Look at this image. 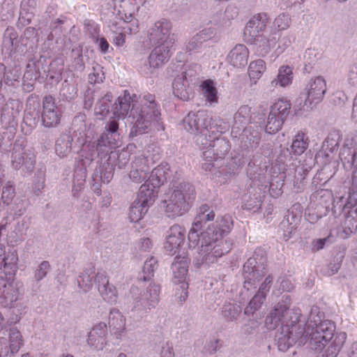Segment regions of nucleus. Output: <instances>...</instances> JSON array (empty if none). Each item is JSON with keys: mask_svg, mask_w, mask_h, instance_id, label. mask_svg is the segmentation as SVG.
Listing matches in <instances>:
<instances>
[{"mask_svg": "<svg viewBox=\"0 0 357 357\" xmlns=\"http://www.w3.org/2000/svg\"><path fill=\"white\" fill-rule=\"evenodd\" d=\"M155 261L151 258L149 261H146L143 267L142 274L140 279L143 281L149 280L154 275V264Z\"/></svg>", "mask_w": 357, "mask_h": 357, "instance_id": "obj_34", "label": "nucleus"}, {"mask_svg": "<svg viewBox=\"0 0 357 357\" xmlns=\"http://www.w3.org/2000/svg\"><path fill=\"white\" fill-rule=\"evenodd\" d=\"M327 241V238L317 239L313 242V247L316 250L322 249Z\"/></svg>", "mask_w": 357, "mask_h": 357, "instance_id": "obj_47", "label": "nucleus"}, {"mask_svg": "<svg viewBox=\"0 0 357 357\" xmlns=\"http://www.w3.org/2000/svg\"><path fill=\"white\" fill-rule=\"evenodd\" d=\"M171 24L167 20H162L155 23L151 33V39L156 41L158 45L149 56L151 68H159L165 63L169 58V46L173 44V35L170 34Z\"/></svg>", "mask_w": 357, "mask_h": 357, "instance_id": "obj_4", "label": "nucleus"}, {"mask_svg": "<svg viewBox=\"0 0 357 357\" xmlns=\"http://www.w3.org/2000/svg\"><path fill=\"white\" fill-rule=\"evenodd\" d=\"M136 97V95L132 96L128 90H125L123 96L118 98L114 107V115L118 118H124L132 103L130 110L133 123L130 135L132 137L144 133L151 123L157 121L160 115L154 95L147 93L143 96L140 109L134 103Z\"/></svg>", "mask_w": 357, "mask_h": 357, "instance_id": "obj_1", "label": "nucleus"}, {"mask_svg": "<svg viewBox=\"0 0 357 357\" xmlns=\"http://www.w3.org/2000/svg\"><path fill=\"white\" fill-rule=\"evenodd\" d=\"M161 357H174L172 347H167L166 349L163 347Z\"/></svg>", "mask_w": 357, "mask_h": 357, "instance_id": "obj_49", "label": "nucleus"}, {"mask_svg": "<svg viewBox=\"0 0 357 357\" xmlns=\"http://www.w3.org/2000/svg\"><path fill=\"white\" fill-rule=\"evenodd\" d=\"M65 357H73V356H70V355H67Z\"/></svg>", "mask_w": 357, "mask_h": 357, "instance_id": "obj_60", "label": "nucleus"}, {"mask_svg": "<svg viewBox=\"0 0 357 357\" xmlns=\"http://www.w3.org/2000/svg\"><path fill=\"white\" fill-rule=\"evenodd\" d=\"M338 146L339 143L337 139L328 137L323 143L321 150L324 152L326 157H329L331 153L337 150Z\"/></svg>", "mask_w": 357, "mask_h": 357, "instance_id": "obj_33", "label": "nucleus"}, {"mask_svg": "<svg viewBox=\"0 0 357 357\" xmlns=\"http://www.w3.org/2000/svg\"><path fill=\"white\" fill-rule=\"evenodd\" d=\"M293 80L292 68L289 66H282L278 70L276 84L285 87L291 84Z\"/></svg>", "mask_w": 357, "mask_h": 357, "instance_id": "obj_28", "label": "nucleus"}, {"mask_svg": "<svg viewBox=\"0 0 357 357\" xmlns=\"http://www.w3.org/2000/svg\"><path fill=\"white\" fill-rule=\"evenodd\" d=\"M119 123L116 120L110 121L106 126V130L111 134H118Z\"/></svg>", "mask_w": 357, "mask_h": 357, "instance_id": "obj_44", "label": "nucleus"}, {"mask_svg": "<svg viewBox=\"0 0 357 357\" xmlns=\"http://www.w3.org/2000/svg\"><path fill=\"white\" fill-rule=\"evenodd\" d=\"M233 227V220L229 215L222 216L216 221V226L212 225L202 234V245L199 253L205 260H210V255L215 258L222 257L229 252L230 247L222 238L227 235Z\"/></svg>", "mask_w": 357, "mask_h": 357, "instance_id": "obj_2", "label": "nucleus"}, {"mask_svg": "<svg viewBox=\"0 0 357 357\" xmlns=\"http://www.w3.org/2000/svg\"><path fill=\"white\" fill-rule=\"evenodd\" d=\"M214 34V31L212 29H205L195 35L194 39L197 40L199 43H202L204 41L211 39Z\"/></svg>", "mask_w": 357, "mask_h": 357, "instance_id": "obj_35", "label": "nucleus"}, {"mask_svg": "<svg viewBox=\"0 0 357 357\" xmlns=\"http://www.w3.org/2000/svg\"><path fill=\"white\" fill-rule=\"evenodd\" d=\"M96 281L98 283V290L105 300L112 301L116 298V289L109 287V280L105 275L98 273Z\"/></svg>", "mask_w": 357, "mask_h": 357, "instance_id": "obj_21", "label": "nucleus"}, {"mask_svg": "<svg viewBox=\"0 0 357 357\" xmlns=\"http://www.w3.org/2000/svg\"><path fill=\"white\" fill-rule=\"evenodd\" d=\"M118 357H127V356L124 354H120Z\"/></svg>", "mask_w": 357, "mask_h": 357, "instance_id": "obj_56", "label": "nucleus"}, {"mask_svg": "<svg viewBox=\"0 0 357 357\" xmlns=\"http://www.w3.org/2000/svg\"><path fill=\"white\" fill-rule=\"evenodd\" d=\"M149 206L136 199L132 204L129 219L131 222H137L140 220L148 211Z\"/></svg>", "mask_w": 357, "mask_h": 357, "instance_id": "obj_27", "label": "nucleus"}, {"mask_svg": "<svg viewBox=\"0 0 357 357\" xmlns=\"http://www.w3.org/2000/svg\"><path fill=\"white\" fill-rule=\"evenodd\" d=\"M188 264L189 260L188 257L183 255V257H176L175 261L172 265L174 282L181 284L180 288L181 291L178 297L180 302L185 301L188 296L187 291L188 289V282L187 280Z\"/></svg>", "mask_w": 357, "mask_h": 357, "instance_id": "obj_6", "label": "nucleus"}, {"mask_svg": "<svg viewBox=\"0 0 357 357\" xmlns=\"http://www.w3.org/2000/svg\"><path fill=\"white\" fill-rule=\"evenodd\" d=\"M22 357H30L29 354H24Z\"/></svg>", "mask_w": 357, "mask_h": 357, "instance_id": "obj_57", "label": "nucleus"}, {"mask_svg": "<svg viewBox=\"0 0 357 357\" xmlns=\"http://www.w3.org/2000/svg\"><path fill=\"white\" fill-rule=\"evenodd\" d=\"M8 346L5 339H0V355L8 353Z\"/></svg>", "mask_w": 357, "mask_h": 357, "instance_id": "obj_50", "label": "nucleus"}, {"mask_svg": "<svg viewBox=\"0 0 357 357\" xmlns=\"http://www.w3.org/2000/svg\"><path fill=\"white\" fill-rule=\"evenodd\" d=\"M280 193V190H278V193H277V195H278Z\"/></svg>", "mask_w": 357, "mask_h": 357, "instance_id": "obj_61", "label": "nucleus"}, {"mask_svg": "<svg viewBox=\"0 0 357 357\" xmlns=\"http://www.w3.org/2000/svg\"><path fill=\"white\" fill-rule=\"evenodd\" d=\"M111 30L116 34L113 39V43L117 46H123L125 43L126 34L135 33L137 31V26L119 20L112 24Z\"/></svg>", "mask_w": 357, "mask_h": 357, "instance_id": "obj_15", "label": "nucleus"}, {"mask_svg": "<svg viewBox=\"0 0 357 357\" xmlns=\"http://www.w3.org/2000/svg\"><path fill=\"white\" fill-rule=\"evenodd\" d=\"M348 204L351 206L357 204V186H353L349 191Z\"/></svg>", "mask_w": 357, "mask_h": 357, "instance_id": "obj_43", "label": "nucleus"}, {"mask_svg": "<svg viewBox=\"0 0 357 357\" xmlns=\"http://www.w3.org/2000/svg\"><path fill=\"white\" fill-rule=\"evenodd\" d=\"M185 229L178 225H172L166 236L165 249L171 255L178 253L185 241Z\"/></svg>", "mask_w": 357, "mask_h": 357, "instance_id": "obj_12", "label": "nucleus"}, {"mask_svg": "<svg viewBox=\"0 0 357 357\" xmlns=\"http://www.w3.org/2000/svg\"><path fill=\"white\" fill-rule=\"evenodd\" d=\"M350 357H357V354H353Z\"/></svg>", "mask_w": 357, "mask_h": 357, "instance_id": "obj_59", "label": "nucleus"}, {"mask_svg": "<svg viewBox=\"0 0 357 357\" xmlns=\"http://www.w3.org/2000/svg\"><path fill=\"white\" fill-rule=\"evenodd\" d=\"M309 144L310 139L307 133L299 130L292 138L289 153L292 155L300 156L307 149Z\"/></svg>", "mask_w": 357, "mask_h": 357, "instance_id": "obj_18", "label": "nucleus"}, {"mask_svg": "<svg viewBox=\"0 0 357 357\" xmlns=\"http://www.w3.org/2000/svg\"><path fill=\"white\" fill-rule=\"evenodd\" d=\"M50 268V264L47 261H43L40 264L39 268L36 271V278L38 280L43 279L47 274Z\"/></svg>", "mask_w": 357, "mask_h": 357, "instance_id": "obj_38", "label": "nucleus"}, {"mask_svg": "<svg viewBox=\"0 0 357 357\" xmlns=\"http://www.w3.org/2000/svg\"><path fill=\"white\" fill-rule=\"evenodd\" d=\"M281 287L282 291H290L294 289L293 284L289 280H283L281 282Z\"/></svg>", "mask_w": 357, "mask_h": 357, "instance_id": "obj_48", "label": "nucleus"}, {"mask_svg": "<svg viewBox=\"0 0 357 357\" xmlns=\"http://www.w3.org/2000/svg\"><path fill=\"white\" fill-rule=\"evenodd\" d=\"M63 112L56 105L55 98L46 96L43 99L42 123L46 128H54L59 125Z\"/></svg>", "mask_w": 357, "mask_h": 357, "instance_id": "obj_8", "label": "nucleus"}, {"mask_svg": "<svg viewBox=\"0 0 357 357\" xmlns=\"http://www.w3.org/2000/svg\"><path fill=\"white\" fill-rule=\"evenodd\" d=\"M355 98L357 99V95H356V97Z\"/></svg>", "mask_w": 357, "mask_h": 357, "instance_id": "obj_62", "label": "nucleus"}, {"mask_svg": "<svg viewBox=\"0 0 357 357\" xmlns=\"http://www.w3.org/2000/svg\"><path fill=\"white\" fill-rule=\"evenodd\" d=\"M176 86H177V82H176V80H174V82L172 84V86L174 89V93L176 96H178V89H176Z\"/></svg>", "mask_w": 357, "mask_h": 357, "instance_id": "obj_53", "label": "nucleus"}, {"mask_svg": "<svg viewBox=\"0 0 357 357\" xmlns=\"http://www.w3.org/2000/svg\"><path fill=\"white\" fill-rule=\"evenodd\" d=\"M15 196V189L11 185H7L3 188L1 199L4 204H9Z\"/></svg>", "mask_w": 357, "mask_h": 357, "instance_id": "obj_36", "label": "nucleus"}, {"mask_svg": "<svg viewBox=\"0 0 357 357\" xmlns=\"http://www.w3.org/2000/svg\"><path fill=\"white\" fill-rule=\"evenodd\" d=\"M335 331V326L331 321H321L310 333L311 344H314L316 349L325 347L332 340Z\"/></svg>", "mask_w": 357, "mask_h": 357, "instance_id": "obj_10", "label": "nucleus"}, {"mask_svg": "<svg viewBox=\"0 0 357 357\" xmlns=\"http://www.w3.org/2000/svg\"><path fill=\"white\" fill-rule=\"evenodd\" d=\"M348 80L351 85H357V65H353L350 67Z\"/></svg>", "mask_w": 357, "mask_h": 357, "instance_id": "obj_39", "label": "nucleus"}, {"mask_svg": "<svg viewBox=\"0 0 357 357\" xmlns=\"http://www.w3.org/2000/svg\"><path fill=\"white\" fill-rule=\"evenodd\" d=\"M214 218V212L210 211V208L207 204H203L199 207V213L195 218V220L188 234V245L190 248H195L199 245V242H202V234L199 235V231L202 227V223L213 220Z\"/></svg>", "mask_w": 357, "mask_h": 357, "instance_id": "obj_7", "label": "nucleus"}, {"mask_svg": "<svg viewBox=\"0 0 357 357\" xmlns=\"http://www.w3.org/2000/svg\"><path fill=\"white\" fill-rule=\"evenodd\" d=\"M195 198V191L192 185L174 180L162 196V207L168 217L180 216L189 210Z\"/></svg>", "mask_w": 357, "mask_h": 357, "instance_id": "obj_3", "label": "nucleus"}, {"mask_svg": "<svg viewBox=\"0 0 357 357\" xmlns=\"http://www.w3.org/2000/svg\"><path fill=\"white\" fill-rule=\"evenodd\" d=\"M291 24V19L288 15H279L273 22V29L277 31H281L288 29Z\"/></svg>", "mask_w": 357, "mask_h": 357, "instance_id": "obj_32", "label": "nucleus"}, {"mask_svg": "<svg viewBox=\"0 0 357 357\" xmlns=\"http://www.w3.org/2000/svg\"><path fill=\"white\" fill-rule=\"evenodd\" d=\"M250 116V107L247 105L241 107L238 112L235 114L234 119L241 121V118L247 119Z\"/></svg>", "mask_w": 357, "mask_h": 357, "instance_id": "obj_37", "label": "nucleus"}, {"mask_svg": "<svg viewBox=\"0 0 357 357\" xmlns=\"http://www.w3.org/2000/svg\"><path fill=\"white\" fill-rule=\"evenodd\" d=\"M162 173H164V168L160 166L151 172L149 180L139 188L137 200L149 206L152 204L157 197L158 188L166 179V177L162 175Z\"/></svg>", "mask_w": 357, "mask_h": 357, "instance_id": "obj_5", "label": "nucleus"}, {"mask_svg": "<svg viewBox=\"0 0 357 357\" xmlns=\"http://www.w3.org/2000/svg\"><path fill=\"white\" fill-rule=\"evenodd\" d=\"M255 258H249L243 265V277L245 278L244 287L249 290L255 288L256 284L263 277L266 271L264 266H257Z\"/></svg>", "mask_w": 357, "mask_h": 357, "instance_id": "obj_11", "label": "nucleus"}, {"mask_svg": "<svg viewBox=\"0 0 357 357\" xmlns=\"http://www.w3.org/2000/svg\"><path fill=\"white\" fill-rule=\"evenodd\" d=\"M201 44L202 43H199L197 40H195L193 36L187 45L186 48L188 52H192L196 50Z\"/></svg>", "mask_w": 357, "mask_h": 357, "instance_id": "obj_45", "label": "nucleus"}, {"mask_svg": "<svg viewBox=\"0 0 357 357\" xmlns=\"http://www.w3.org/2000/svg\"><path fill=\"white\" fill-rule=\"evenodd\" d=\"M206 114L198 112L197 114L189 113L183 120L185 128L191 132H202L207 130L205 123Z\"/></svg>", "mask_w": 357, "mask_h": 357, "instance_id": "obj_16", "label": "nucleus"}, {"mask_svg": "<svg viewBox=\"0 0 357 357\" xmlns=\"http://www.w3.org/2000/svg\"><path fill=\"white\" fill-rule=\"evenodd\" d=\"M272 276H267L264 280V282L261 284L258 293L261 294H265V292L269 290V288L272 283Z\"/></svg>", "mask_w": 357, "mask_h": 357, "instance_id": "obj_42", "label": "nucleus"}, {"mask_svg": "<svg viewBox=\"0 0 357 357\" xmlns=\"http://www.w3.org/2000/svg\"><path fill=\"white\" fill-rule=\"evenodd\" d=\"M284 120L269 113L266 125V131L269 134H275L278 132L284 123Z\"/></svg>", "mask_w": 357, "mask_h": 357, "instance_id": "obj_30", "label": "nucleus"}, {"mask_svg": "<svg viewBox=\"0 0 357 357\" xmlns=\"http://www.w3.org/2000/svg\"><path fill=\"white\" fill-rule=\"evenodd\" d=\"M201 87L203 90V94L207 102L210 104L218 102V91L211 79H206L202 82Z\"/></svg>", "mask_w": 357, "mask_h": 357, "instance_id": "obj_26", "label": "nucleus"}, {"mask_svg": "<svg viewBox=\"0 0 357 357\" xmlns=\"http://www.w3.org/2000/svg\"><path fill=\"white\" fill-rule=\"evenodd\" d=\"M108 324L116 335L121 336L125 331L126 319L119 310H113L109 313Z\"/></svg>", "mask_w": 357, "mask_h": 357, "instance_id": "obj_20", "label": "nucleus"}, {"mask_svg": "<svg viewBox=\"0 0 357 357\" xmlns=\"http://www.w3.org/2000/svg\"><path fill=\"white\" fill-rule=\"evenodd\" d=\"M99 47L102 52L106 53L108 52L109 44L105 38H100L99 39Z\"/></svg>", "mask_w": 357, "mask_h": 357, "instance_id": "obj_46", "label": "nucleus"}, {"mask_svg": "<svg viewBox=\"0 0 357 357\" xmlns=\"http://www.w3.org/2000/svg\"><path fill=\"white\" fill-rule=\"evenodd\" d=\"M347 99L346 95L342 91H337L333 95V102L335 105H341Z\"/></svg>", "mask_w": 357, "mask_h": 357, "instance_id": "obj_40", "label": "nucleus"}, {"mask_svg": "<svg viewBox=\"0 0 357 357\" xmlns=\"http://www.w3.org/2000/svg\"><path fill=\"white\" fill-rule=\"evenodd\" d=\"M290 298L286 297V301L278 303L273 310L266 317L265 325L269 330L275 328L280 323H284L285 314L289 308Z\"/></svg>", "mask_w": 357, "mask_h": 357, "instance_id": "obj_14", "label": "nucleus"}, {"mask_svg": "<svg viewBox=\"0 0 357 357\" xmlns=\"http://www.w3.org/2000/svg\"><path fill=\"white\" fill-rule=\"evenodd\" d=\"M268 21V16L265 13L255 15L245 27V36H248L250 40H255L256 38L261 36L266 27Z\"/></svg>", "mask_w": 357, "mask_h": 357, "instance_id": "obj_13", "label": "nucleus"}, {"mask_svg": "<svg viewBox=\"0 0 357 357\" xmlns=\"http://www.w3.org/2000/svg\"><path fill=\"white\" fill-rule=\"evenodd\" d=\"M208 152H209V153H211L209 151H205V152L204 153V155H206V153H208Z\"/></svg>", "mask_w": 357, "mask_h": 357, "instance_id": "obj_58", "label": "nucleus"}, {"mask_svg": "<svg viewBox=\"0 0 357 357\" xmlns=\"http://www.w3.org/2000/svg\"><path fill=\"white\" fill-rule=\"evenodd\" d=\"M23 344V340L20 332L16 328H12L9 333V349L12 354L19 351Z\"/></svg>", "mask_w": 357, "mask_h": 357, "instance_id": "obj_29", "label": "nucleus"}, {"mask_svg": "<svg viewBox=\"0 0 357 357\" xmlns=\"http://www.w3.org/2000/svg\"><path fill=\"white\" fill-rule=\"evenodd\" d=\"M266 295L257 293L250 301L248 306L245 310V313H254L259 310L265 301Z\"/></svg>", "mask_w": 357, "mask_h": 357, "instance_id": "obj_31", "label": "nucleus"}, {"mask_svg": "<svg viewBox=\"0 0 357 357\" xmlns=\"http://www.w3.org/2000/svg\"><path fill=\"white\" fill-rule=\"evenodd\" d=\"M326 80L321 76L312 78L305 88V104L315 106L321 102L326 92Z\"/></svg>", "mask_w": 357, "mask_h": 357, "instance_id": "obj_9", "label": "nucleus"}, {"mask_svg": "<svg viewBox=\"0 0 357 357\" xmlns=\"http://www.w3.org/2000/svg\"><path fill=\"white\" fill-rule=\"evenodd\" d=\"M342 347V344H337L335 342V340L331 343L330 347L328 348V352L327 357H335L337 356L338 352L340 351V349Z\"/></svg>", "mask_w": 357, "mask_h": 357, "instance_id": "obj_41", "label": "nucleus"}, {"mask_svg": "<svg viewBox=\"0 0 357 357\" xmlns=\"http://www.w3.org/2000/svg\"><path fill=\"white\" fill-rule=\"evenodd\" d=\"M138 170H135V171H132L130 172V178H133V180L137 182V183H140L142 181V179L141 178H137V176L136 175L138 174Z\"/></svg>", "mask_w": 357, "mask_h": 357, "instance_id": "obj_52", "label": "nucleus"}, {"mask_svg": "<svg viewBox=\"0 0 357 357\" xmlns=\"http://www.w3.org/2000/svg\"><path fill=\"white\" fill-rule=\"evenodd\" d=\"M119 134L102 133L98 140L97 149L102 151V147L115 149L119 146Z\"/></svg>", "mask_w": 357, "mask_h": 357, "instance_id": "obj_24", "label": "nucleus"}, {"mask_svg": "<svg viewBox=\"0 0 357 357\" xmlns=\"http://www.w3.org/2000/svg\"><path fill=\"white\" fill-rule=\"evenodd\" d=\"M142 245H146V246L147 248H149L150 245H151V241H150V239L149 238L143 239Z\"/></svg>", "mask_w": 357, "mask_h": 357, "instance_id": "obj_54", "label": "nucleus"}, {"mask_svg": "<svg viewBox=\"0 0 357 357\" xmlns=\"http://www.w3.org/2000/svg\"><path fill=\"white\" fill-rule=\"evenodd\" d=\"M352 119L357 122V99L354 98L352 114Z\"/></svg>", "mask_w": 357, "mask_h": 357, "instance_id": "obj_51", "label": "nucleus"}, {"mask_svg": "<svg viewBox=\"0 0 357 357\" xmlns=\"http://www.w3.org/2000/svg\"><path fill=\"white\" fill-rule=\"evenodd\" d=\"M286 1L295 4V3H300L303 2L304 0H286Z\"/></svg>", "mask_w": 357, "mask_h": 357, "instance_id": "obj_55", "label": "nucleus"}, {"mask_svg": "<svg viewBox=\"0 0 357 357\" xmlns=\"http://www.w3.org/2000/svg\"><path fill=\"white\" fill-rule=\"evenodd\" d=\"M249 50L244 45H236L229 52L228 62L236 68L245 66L248 63Z\"/></svg>", "mask_w": 357, "mask_h": 357, "instance_id": "obj_17", "label": "nucleus"}, {"mask_svg": "<svg viewBox=\"0 0 357 357\" xmlns=\"http://www.w3.org/2000/svg\"><path fill=\"white\" fill-rule=\"evenodd\" d=\"M291 109V103L284 98H278L271 107L269 113L278 116L284 120L286 119Z\"/></svg>", "mask_w": 357, "mask_h": 357, "instance_id": "obj_22", "label": "nucleus"}, {"mask_svg": "<svg viewBox=\"0 0 357 357\" xmlns=\"http://www.w3.org/2000/svg\"><path fill=\"white\" fill-rule=\"evenodd\" d=\"M266 69V63L262 59H257L250 62L248 66V73L250 79L255 83L258 80Z\"/></svg>", "mask_w": 357, "mask_h": 357, "instance_id": "obj_25", "label": "nucleus"}, {"mask_svg": "<svg viewBox=\"0 0 357 357\" xmlns=\"http://www.w3.org/2000/svg\"><path fill=\"white\" fill-rule=\"evenodd\" d=\"M160 288L157 284H150L144 294V306L151 310L154 307L159 301Z\"/></svg>", "mask_w": 357, "mask_h": 357, "instance_id": "obj_23", "label": "nucleus"}, {"mask_svg": "<svg viewBox=\"0 0 357 357\" xmlns=\"http://www.w3.org/2000/svg\"><path fill=\"white\" fill-rule=\"evenodd\" d=\"M106 334L107 326L105 323H101L94 327L89 336V344L94 345L96 340L98 341L96 344L97 349H102L106 344Z\"/></svg>", "mask_w": 357, "mask_h": 357, "instance_id": "obj_19", "label": "nucleus"}]
</instances>
